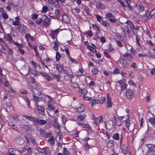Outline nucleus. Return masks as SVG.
<instances>
[{
    "mask_svg": "<svg viewBox=\"0 0 155 155\" xmlns=\"http://www.w3.org/2000/svg\"><path fill=\"white\" fill-rule=\"evenodd\" d=\"M31 91L34 100L36 102L39 101L41 98L40 94H41V93L38 90L34 88L32 89Z\"/></svg>",
    "mask_w": 155,
    "mask_h": 155,
    "instance_id": "1",
    "label": "nucleus"
},
{
    "mask_svg": "<svg viewBox=\"0 0 155 155\" xmlns=\"http://www.w3.org/2000/svg\"><path fill=\"white\" fill-rule=\"evenodd\" d=\"M118 61L119 63V66L123 68H126L128 67V64L126 60L123 58L120 59Z\"/></svg>",
    "mask_w": 155,
    "mask_h": 155,
    "instance_id": "2",
    "label": "nucleus"
},
{
    "mask_svg": "<svg viewBox=\"0 0 155 155\" xmlns=\"http://www.w3.org/2000/svg\"><path fill=\"white\" fill-rule=\"evenodd\" d=\"M126 96L127 98L132 99L133 98L134 96V93L132 90L128 89L126 90Z\"/></svg>",
    "mask_w": 155,
    "mask_h": 155,
    "instance_id": "3",
    "label": "nucleus"
},
{
    "mask_svg": "<svg viewBox=\"0 0 155 155\" xmlns=\"http://www.w3.org/2000/svg\"><path fill=\"white\" fill-rule=\"evenodd\" d=\"M22 116L23 117L28 119L29 120L32 122L34 124H36L37 123L38 119V117L31 116H29L26 114L23 115Z\"/></svg>",
    "mask_w": 155,
    "mask_h": 155,
    "instance_id": "4",
    "label": "nucleus"
},
{
    "mask_svg": "<svg viewBox=\"0 0 155 155\" xmlns=\"http://www.w3.org/2000/svg\"><path fill=\"white\" fill-rule=\"evenodd\" d=\"M105 126L107 129H110L114 127V123L113 121L110 120L107 122L105 124Z\"/></svg>",
    "mask_w": 155,
    "mask_h": 155,
    "instance_id": "5",
    "label": "nucleus"
},
{
    "mask_svg": "<svg viewBox=\"0 0 155 155\" xmlns=\"http://www.w3.org/2000/svg\"><path fill=\"white\" fill-rule=\"evenodd\" d=\"M123 56L126 58V60L130 62H131L133 60V57L130 53H126Z\"/></svg>",
    "mask_w": 155,
    "mask_h": 155,
    "instance_id": "6",
    "label": "nucleus"
},
{
    "mask_svg": "<svg viewBox=\"0 0 155 155\" xmlns=\"http://www.w3.org/2000/svg\"><path fill=\"white\" fill-rule=\"evenodd\" d=\"M46 18L43 21V24L44 25L49 26L51 23V19L50 18H48L45 15Z\"/></svg>",
    "mask_w": 155,
    "mask_h": 155,
    "instance_id": "7",
    "label": "nucleus"
},
{
    "mask_svg": "<svg viewBox=\"0 0 155 155\" xmlns=\"http://www.w3.org/2000/svg\"><path fill=\"white\" fill-rule=\"evenodd\" d=\"M37 108L39 114L42 115H45V113L44 108L42 107L41 106L37 105Z\"/></svg>",
    "mask_w": 155,
    "mask_h": 155,
    "instance_id": "8",
    "label": "nucleus"
},
{
    "mask_svg": "<svg viewBox=\"0 0 155 155\" xmlns=\"http://www.w3.org/2000/svg\"><path fill=\"white\" fill-rule=\"evenodd\" d=\"M41 75L45 78V79L47 81H50L52 80V78L51 77L49 76L48 74L45 72H43L40 73Z\"/></svg>",
    "mask_w": 155,
    "mask_h": 155,
    "instance_id": "9",
    "label": "nucleus"
},
{
    "mask_svg": "<svg viewBox=\"0 0 155 155\" xmlns=\"http://www.w3.org/2000/svg\"><path fill=\"white\" fill-rule=\"evenodd\" d=\"M15 141L18 144H22L24 143L23 139L21 137H18L15 140Z\"/></svg>",
    "mask_w": 155,
    "mask_h": 155,
    "instance_id": "10",
    "label": "nucleus"
},
{
    "mask_svg": "<svg viewBox=\"0 0 155 155\" xmlns=\"http://www.w3.org/2000/svg\"><path fill=\"white\" fill-rule=\"evenodd\" d=\"M78 124L79 126H81L82 128H87L89 129L90 128V126L88 124H84L80 122H78Z\"/></svg>",
    "mask_w": 155,
    "mask_h": 155,
    "instance_id": "11",
    "label": "nucleus"
},
{
    "mask_svg": "<svg viewBox=\"0 0 155 155\" xmlns=\"http://www.w3.org/2000/svg\"><path fill=\"white\" fill-rule=\"evenodd\" d=\"M146 146L148 147V150L147 151H155L154 150L155 147L154 145L153 144H146Z\"/></svg>",
    "mask_w": 155,
    "mask_h": 155,
    "instance_id": "12",
    "label": "nucleus"
},
{
    "mask_svg": "<svg viewBox=\"0 0 155 155\" xmlns=\"http://www.w3.org/2000/svg\"><path fill=\"white\" fill-rule=\"evenodd\" d=\"M136 7L137 9L138 10L141 11H143L144 10V7L143 5L140 4L138 3L136 4Z\"/></svg>",
    "mask_w": 155,
    "mask_h": 155,
    "instance_id": "13",
    "label": "nucleus"
},
{
    "mask_svg": "<svg viewBox=\"0 0 155 155\" xmlns=\"http://www.w3.org/2000/svg\"><path fill=\"white\" fill-rule=\"evenodd\" d=\"M92 28L96 30L97 32L96 33L97 34H98L100 33L101 32V30L99 28V27L96 24H93L92 25Z\"/></svg>",
    "mask_w": 155,
    "mask_h": 155,
    "instance_id": "14",
    "label": "nucleus"
},
{
    "mask_svg": "<svg viewBox=\"0 0 155 155\" xmlns=\"http://www.w3.org/2000/svg\"><path fill=\"white\" fill-rule=\"evenodd\" d=\"M143 18H147V19H149L151 18L150 13L148 10H145V14L143 15Z\"/></svg>",
    "mask_w": 155,
    "mask_h": 155,
    "instance_id": "15",
    "label": "nucleus"
},
{
    "mask_svg": "<svg viewBox=\"0 0 155 155\" xmlns=\"http://www.w3.org/2000/svg\"><path fill=\"white\" fill-rule=\"evenodd\" d=\"M148 121L150 122L154 127H155V117H150L148 119Z\"/></svg>",
    "mask_w": 155,
    "mask_h": 155,
    "instance_id": "16",
    "label": "nucleus"
},
{
    "mask_svg": "<svg viewBox=\"0 0 155 155\" xmlns=\"http://www.w3.org/2000/svg\"><path fill=\"white\" fill-rule=\"evenodd\" d=\"M6 39L9 41L10 43H14V41L12 39V37L9 34H7V36L6 37Z\"/></svg>",
    "mask_w": 155,
    "mask_h": 155,
    "instance_id": "17",
    "label": "nucleus"
},
{
    "mask_svg": "<svg viewBox=\"0 0 155 155\" xmlns=\"http://www.w3.org/2000/svg\"><path fill=\"white\" fill-rule=\"evenodd\" d=\"M106 18L108 20L112 18H114L115 16L111 13H107L105 15Z\"/></svg>",
    "mask_w": 155,
    "mask_h": 155,
    "instance_id": "18",
    "label": "nucleus"
},
{
    "mask_svg": "<svg viewBox=\"0 0 155 155\" xmlns=\"http://www.w3.org/2000/svg\"><path fill=\"white\" fill-rule=\"evenodd\" d=\"M127 119L125 120V122L126 125V127L127 128L128 130H129V127L130 124L129 120L130 117L128 115H127Z\"/></svg>",
    "mask_w": 155,
    "mask_h": 155,
    "instance_id": "19",
    "label": "nucleus"
},
{
    "mask_svg": "<svg viewBox=\"0 0 155 155\" xmlns=\"http://www.w3.org/2000/svg\"><path fill=\"white\" fill-rule=\"evenodd\" d=\"M47 123V121L45 120L42 119H38L37 123L38 124L41 125H44Z\"/></svg>",
    "mask_w": 155,
    "mask_h": 155,
    "instance_id": "20",
    "label": "nucleus"
},
{
    "mask_svg": "<svg viewBox=\"0 0 155 155\" xmlns=\"http://www.w3.org/2000/svg\"><path fill=\"white\" fill-rule=\"evenodd\" d=\"M84 108L83 105H81L77 109V112L78 113H81L84 111Z\"/></svg>",
    "mask_w": 155,
    "mask_h": 155,
    "instance_id": "21",
    "label": "nucleus"
},
{
    "mask_svg": "<svg viewBox=\"0 0 155 155\" xmlns=\"http://www.w3.org/2000/svg\"><path fill=\"white\" fill-rule=\"evenodd\" d=\"M62 19L64 22H67L68 21L69 18L66 15H64L62 16Z\"/></svg>",
    "mask_w": 155,
    "mask_h": 155,
    "instance_id": "22",
    "label": "nucleus"
},
{
    "mask_svg": "<svg viewBox=\"0 0 155 155\" xmlns=\"http://www.w3.org/2000/svg\"><path fill=\"white\" fill-rule=\"evenodd\" d=\"M86 117L85 115L81 114L77 117V119L78 121H81L83 120Z\"/></svg>",
    "mask_w": 155,
    "mask_h": 155,
    "instance_id": "23",
    "label": "nucleus"
},
{
    "mask_svg": "<svg viewBox=\"0 0 155 155\" xmlns=\"http://www.w3.org/2000/svg\"><path fill=\"white\" fill-rule=\"evenodd\" d=\"M128 27L129 28L131 31H133V33L134 35H135V33L134 32V28L135 25L133 23L129 25H127Z\"/></svg>",
    "mask_w": 155,
    "mask_h": 155,
    "instance_id": "24",
    "label": "nucleus"
},
{
    "mask_svg": "<svg viewBox=\"0 0 155 155\" xmlns=\"http://www.w3.org/2000/svg\"><path fill=\"white\" fill-rule=\"evenodd\" d=\"M79 91L81 93L84 95H85L87 93V90L85 89H80L79 90Z\"/></svg>",
    "mask_w": 155,
    "mask_h": 155,
    "instance_id": "25",
    "label": "nucleus"
},
{
    "mask_svg": "<svg viewBox=\"0 0 155 155\" xmlns=\"http://www.w3.org/2000/svg\"><path fill=\"white\" fill-rule=\"evenodd\" d=\"M54 46L53 47V48L54 49V50L57 51L58 50V47L59 46L58 42L57 40H55L54 41Z\"/></svg>",
    "mask_w": 155,
    "mask_h": 155,
    "instance_id": "26",
    "label": "nucleus"
},
{
    "mask_svg": "<svg viewBox=\"0 0 155 155\" xmlns=\"http://www.w3.org/2000/svg\"><path fill=\"white\" fill-rule=\"evenodd\" d=\"M48 8L46 5H45L43 6L42 10L41 11V12L42 13H45L48 11Z\"/></svg>",
    "mask_w": 155,
    "mask_h": 155,
    "instance_id": "27",
    "label": "nucleus"
},
{
    "mask_svg": "<svg viewBox=\"0 0 155 155\" xmlns=\"http://www.w3.org/2000/svg\"><path fill=\"white\" fill-rule=\"evenodd\" d=\"M113 138L114 140H119L120 138L119 134L117 133L114 134L113 136Z\"/></svg>",
    "mask_w": 155,
    "mask_h": 155,
    "instance_id": "28",
    "label": "nucleus"
},
{
    "mask_svg": "<svg viewBox=\"0 0 155 155\" xmlns=\"http://www.w3.org/2000/svg\"><path fill=\"white\" fill-rule=\"evenodd\" d=\"M60 12L59 10H56L55 11V14L56 17L57 18L60 17L61 16Z\"/></svg>",
    "mask_w": 155,
    "mask_h": 155,
    "instance_id": "29",
    "label": "nucleus"
},
{
    "mask_svg": "<svg viewBox=\"0 0 155 155\" xmlns=\"http://www.w3.org/2000/svg\"><path fill=\"white\" fill-rule=\"evenodd\" d=\"M136 43L137 45L139 46H140L139 41L140 40V38L139 36L137 34L136 35Z\"/></svg>",
    "mask_w": 155,
    "mask_h": 155,
    "instance_id": "30",
    "label": "nucleus"
},
{
    "mask_svg": "<svg viewBox=\"0 0 155 155\" xmlns=\"http://www.w3.org/2000/svg\"><path fill=\"white\" fill-rule=\"evenodd\" d=\"M48 142L50 143L51 144H54V138L53 136L50 137L48 139Z\"/></svg>",
    "mask_w": 155,
    "mask_h": 155,
    "instance_id": "31",
    "label": "nucleus"
},
{
    "mask_svg": "<svg viewBox=\"0 0 155 155\" xmlns=\"http://www.w3.org/2000/svg\"><path fill=\"white\" fill-rule=\"evenodd\" d=\"M120 148L122 150L126 151L128 149V147L124 144H121L120 145Z\"/></svg>",
    "mask_w": 155,
    "mask_h": 155,
    "instance_id": "32",
    "label": "nucleus"
},
{
    "mask_svg": "<svg viewBox=\"0 0 155 155\" xmlns=\"http://www.w3.org/2000/svg\"><path fill=\"white\" fill-rule=\"evenodd\" d=\"M150 15L151 18H155V9L152 10L150 12Z\"/></svg>",
    "mask_w": 155,
    "mask_h": 155,
    "instance_id": "33",
    "label": "nucleus"
},
{
    "mask_svg": "<svg viewBox=\"0 0 155 155\" xmlns=\"http://www.w3.org/2000/svg\"><path fill=\"white\" fill-rule=\"evenodd\" d=\"M63 152L65 155H71V153L68 151L65 147L64 148Z\"/></svg>",
    "mask_w": 155,
    "mask_h": 155,
    "instance_id": "34",
    "label": "nucleus"
},
{
    "mask_svg": "<svg viewBox=\"0 0 155 155\" xmlns=\"http://www.w3.org/2000/svg\"><path fill=\"white\" fill-rule=\"evenodd\" d=\"M113 145V140H110L107 144V146L108 148L111 147Z\"/></svg>",
    "mask_w": 155,
    "mask_h": 155,
    "instance_id": "35",
    "label": "nucleus"
},
{
    "mask_svg": "<svg viewBox=\"0 0 155 155\" xmlns=\"http://www.w3.org/2000/svg\"><path fill=\"white\" fill-rule=\"evenodd\" d=\"M130 67L132 68H133L135 70H137V64L135 62L132 63Z\"/></svg>",
    "mask_w": 155,
    "mask_h": 155,
    "instance_id": "36",
    "label": "nucleus"
},
{
    "mask_svg": "<svg viewBox=\"0 0 155 155\" xmlns=\"http://www.w3.org/2000/svg\"><path fill=\"white\" fill-rule=\"evenodd\" d=\"M48 108L49 110H53L55 108L53 107V105L52 104H50L48 102Z\"/></svg>",
    "mask_w": 155,
    "mask_h": 155,
    "instance_id": "37",
    "label": "nucleus"
},
{
    "mask_svg": "<svg viewBox=\"0 0 155 155\" xmlns=\"http://www.w3.org/2000/svg\"><path fill=\"white\" fill-rule=\"evenodd\" d=\"M61 57V55L59 52H56V59L57 61H59L60 59V58Z\"/></svg>",
    "mask_w": 155,
    "mask_h": 155,
    "instance_id": "38",
    "label": "nucleus"
},
{
    "mask_svg": "<svg viewBox=\"0 0 155 155\" xmlns=\"http://www.w3.org/2000/svg\"><path fill=\"white\" fill-rule=\"evenodd\" d=\"M92 74L94 75H96L98 73V70L96 68H93L91 70Z\"/></svg>",
    "mask_w": 155,
    "mask_h": 155,
    "instance_id": "39",
    "label": "nucleus"
},
{
    "mask_svg": "<svg viewBox=\"0 0 155 155\" xmlns=\"http://www.w3.org/2000/svg\"><path fill=\"white\" fill-rule=\"evenodd\" d=\"M127 84L125 82L122 83L121 85V87L123 90H125L127 87Z\"/></svg>",
    "mask_w": 155,
    "mask_h": 155,
    "instance_id": "40",
    "label": "nucleus"
},
{
    "mask_svg": "<svg viewBox=\"0 0 155 155\" xmlns=\"http://www.w3.org/2000/svg\"><path fill=\"white\" fill-rule=\"evenodd\" d=\"M59 31V29L58 28L56 29L55 30H51V32L52 34L55 35L58 33Z\"/></svg>",
    "mask_w": 155,
    "mask_h": 155,
    "instance_id": "41",
    "label": "nucleus"
},
{
    "mask_svg": "<svg viewBox=\"0 0 155 155\" xmlns=\"http://www.w3.org/2000/svg\"><path fill=\"white\" fill-rule=\"evenodd\" d=\"M71 86L74 88H77L78 87L79 85L77 82H74L72 84Z\"/></svg>",
    "mask_w": 155,
    "mask_h": 155,
    "instance_id": "42",
    "label": "nucleus"
},
{
    "mask_svg": "<svg viewBox=\"0 0 155 155\" xmlns=\"http://www.w3.org/2000/svg\"><path fill=\"white\" fill-rule=\"evenodd\" d=\"M25 26L21 25L19 27L20 29L19 31L21 33H25Z\"/></svg>",
    "mask_w": 155,
    "mask_h": 155,
    "instance_id": "43",
    "label": "nucleus"
},
{
    "mask_svg": "<svg viewBox=\"0 0 155 155\" xmlns=\"http://www.w3.org/2000/svg\"><path fill=\"white\" fill-rule=\"evenodd\" d=\"M145 155H155V151H147Z\"/></svg>",
    "mask_w": 155,
    "mask_h": 155,
    "instance_id": "44",
    "label": "nucleus"
},
{
    "mask_svg": "<svg viewBox=\"0 0 155 155\" xmlns=\"http://www.w3.org/2000/svg\"><path fill=\"white\" fill-rule=\"evenodd\" d=\"M107 105L108 107H111L112 105V103L111 101V100H107Z\"/></svg>",
    "mask_w": 155,
    "mask_h": 155,
    "instance_id": "45",
    "label": "nucleus"
},
{
    "mask_svg": "<svg viewBox=\"0 0 155 155\" xmlns=\"http://www.w3.org/2000/svg\"><path fill=\"white\" fill-rule=\"evenodd\" d=\"M12 25H21V22L18 21H14L12 23Z\"/></svg>",
    "mask_w": 155,
    "mask_h": 155,
    "instance_id": "46",
    "label": "nucleus"
},
{
    "mask_svg": "<svg viewBox=\"0 0 155 155\" xmlns=\"http://www.w3.org/2000/svg\"><path fill=\"white\" fill-rule=\"evenodd\" d=\"M95 16L97 19V20L98 21H101L102 19V17L98 14H96Z\"/></svg>",
    "mask_w": 155,
    "mask_h": 155,
    "instance_id": "47",
    "label": "nucleus"
},
{
    "mask_svg": "<svg viewBox=\"0 0 155 155\" xmlns=\"http://www.w3.org/2000/svg\"><path fill=\"white\" fill-rule=\"evenodd\" d=\"M30 62L31 64L32 67L35 69L36 68L37 65V64L33 61H31Z\"/></svg>",
    "mask_w": 155,
    "mask_h": 155,
    "instance_id": "48",
    "label": "nucleus"
},
{
    "mask_svg": "<svg viewBox=\"0 0 155 155\" xmlns=\"http://www.w3.org/2000/svg\"><path fill=\"white\" fill-rule=\"evenodd\" d=\"M128 83L130 85L135 86L136 87H137L135 84L131 80H129L128 82Z\"/></svg>",
    "mask_w": 155,
    "mask_h": 155,
    "instance_id": "49",
    "label": "nucleus"
},
{
    "mask_svg": "<svg viewBox=\"0 0 155 155\" xmlns=\"http://www.w3.org/2000/svg\"><path fill=\"white\" fill-rule=\"evenodd\" d=\"M2 16L3 18L5 19H6L8 18V16L6 13H2Z\"/></svg>",
    "mask_w": 155,
    "mask_h": 155,
    "instance_id": "50",
    "label": "nucleus"
},
{
    "mask_svg": "<svg viewBox=\"0 0 155 155\" xmlns=\"http://www.w3.org/2000/svg\"><path fill=\"white\" fill-rule=\"evenodd\" d=\"M36 22L37 24H39L42 22L43 23V21L41 18H39L36 21Z\"/></svg>",
    "mask_w": 155,
    "mask_h": 155,
    "instance_id": "51",
    "label": "nucleus"
},
{
    "mask_svg": "<svg viewBox=\"0 0 155 155\" xmlns=\"http://www.w3.org/2000/svg\"><path fill=\"white\" fill-rule=\"evenodd\" d=\"M24 99L25 100V101H26V102L27 103V105L28 107L29 106H30V100L28 99L26 97H25Z\"/></svg>",
    "mask_w": 155,
    "mask_h": 155,
    "instance_id": "52",
    "label": "nucleus"
},
{
    "mask_svg": "<svg viewBox=\"0 0 155 155\" xmlns=\"http://www.w3.org/2000/svg\"><path fill=\"white\" fill-rule=\"evenodd\" d=\"M103 117L102 116L96 117L97 120H98L99 122L100 123L102 122L103 121L102 120Z\"/></svg>",
    "mask_w": 155,
    "mask_h": 155,
    "instance_id": "53",
    "label": "nucleus"
},
{
    "mask_svg": "<svg viewBox=\"0 0 155 155\" xmlns=\"http://www.w3.org/2000/svg\"><path fill=\"white\" fill-rule=\"evenodd\" d=\"M84 147L87 149H91L93 147V146L89 145L88 143L85 144L84 145Z\"/></svg>",
    "mask_w": 155,
    "mask_h": 155,
    "instance_id": "54",
    "label": "nucleus"
},
{
    "mask_svg": "<svg viewBox=\"0 0 155 155\" xmlns=\"http://www.w3.org/2000/svg\"><path fill=\"white\" fill-rule=\"evenodd\" d=\"M37 150L39 153H44L45 150L44 149H41L40 147H39L38 148Z\"/></svg>",
    "mask_w": 155,
    "mask_h": 155,
    "instance_id": "55",
    "label": "nucleus"
},
{
    "mask_svg": "<svg viewBox=\"0 0 155 155\" xmlns=\"http://www.w3.org/2000/svg\"><path fill=\"white\" fill-rule=\"evenodd\" d=\"M116 125L118 126H120L121 125L122 123L120 119L119 120H116Z\"/></svg>",
    "mask_w": 155,
    "mask_h": 155,
    "instance_id": "56",
    "label": "nucleus"
},
{
    "mask_svg": "<svg viewBox=\"0 0 155 155\" xmlns=\"http://www.w3.org/2000/svg\"><path fill=\"white\" fill-rule=\"evenodd\" d=\"M121 29L124 33V34H126V30H127V27L124 26V27H123Z\"/></svg>",
    "mask_w": 155,
    "mask_h": 155,
    "instance_id": "57",
    "label": "nucleus"
},
{
    "mask_svg": "<svg viewBox=\"0 0 155 155\" xmlns=\"http://www.w3.org/2000/svg\"><path fill=\"white\" fill-rule=\"evenodd\" d=\"M87 34H88L90 36H93V34L91 31L90 30H88L86 33Z\"/></svg>",
    "mask_w": 155,
    "mask_h": 155,
    "instance_id": "58",
    "label": "nucleus"
},
{
    "mask_svg": "<svg viewBox=\"0 0 155 155\" xmlns=\"http://www.w3.org/2000/svg\"><path fill=\"white\" fill-rule=\"evenodd\" d=\"M120 5L124 8V9H125L126 8L127 6L125 4V2L124 1H122L120 3Z\"/></svg>",
    "mask_w": 155,
    "mask_h": 155,
    "instance_id": "59",
    "label": "nucleus"
},
{
    "mask_svg": "<svg viewBox=\"0 0 155 155\" xmlns=\"http://www.w3.org/2000/svg\"><path fill=\"white\" fill-rule=\"evenodd\" d=\"M38 17V15L37 14H34L33 15H32V19H37Z\"/></svg>",
    "mask_w": 155,
    "mask_h": 155,
    "instance_id": "60",
    "label": "nucleus"
},
{
    "mask_svg": "<svg viewBox=\"0 0 155 155\" xmlns=\"http://www.w3.org/2000/svg\"><path fill=\"white\" fill-rule=\"evenodd\" d=\"M44 153L46 155H51V152L49 150H45Z\"/></svg>",
    "mask_w": 155,
    "mask_h": 155,
    "instance_id": "61",
    "label": "nucleus"
},
{
    "mask_svg": "<svg viewBox=\"0 0 155 155\" xmlns=\"http://www.w3.org/2000/svg\"><path fill=\"white\" fill-rule=\"evenodd\" d=\"M18 51L20 52V53L21 54H24V50L21 48H19L18 49Z\"/></svg>",
    "mask_w": 155,
    "mask_h": 155,
    "instance_id": "62",
    "label": "nucleus"
},
{
    "mask_svg": "<svg viewBox=\"0 0 155 155\" xmlns=\"http://www.w3.org/2000/svg\"><path fill=\"white\" fill-rule=\"evenodd\" d=\"M84 98L85 100L87 101H90L91 99V98L90 97H89L87 96L86 95H84Z\"/></svg>",
    "mask_w": 155,
    "mask_h": 155,
    "instance_id": "63",
    "label": "nucleus"
},
{
    "mask_svg": "<svg viewBox=\"0 0 155 155\" xmlns=\"http://www.w3.org/2000/svg\"><path fill=\"white\" fill-rule=\"evenodd\" d=\"M122 152L124 153L125 155H130V153L128 151L126 150L125 152L123 151H122Z\"/></svg>",
    "mask_w": 155,
    "mask_h": 155,
    "instance_id": "64",
    "label": "nucleus"
}]
</instances>
